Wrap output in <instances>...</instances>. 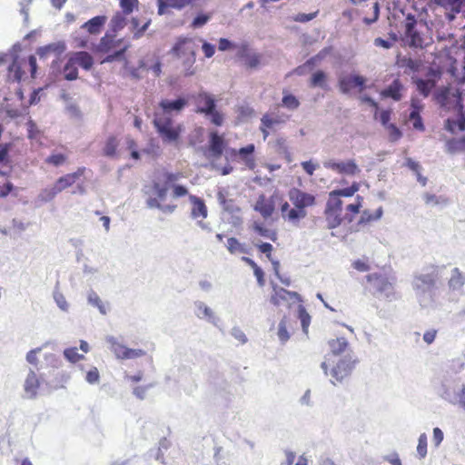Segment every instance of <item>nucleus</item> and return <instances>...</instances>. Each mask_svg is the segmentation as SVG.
<instances>
[{
  "label": "nucleus",
  "instance_id": "4be33fe9",
  "mask_svg": "<svg viewBox=\"0 0 465 465\" xmlns=\"http://www.w3.org/2000/svg\"><path fill=\"white\" fill-rule=\"evenodd\" d=\"M189 200L193 204V208L191 211V217L193 219H197L202 217L203 219L207 217V207L204 203V201L200 197L195 195H189Z\"/></svg>",
  "mask_w": 465,
  "mask_h": 465
},
{
  "label": "nucleus",
  "instance_id": "6ab92c4d",
  "mask_svg": "<svg viewBox=\"0 0 465 465\" xmlns=\"http://www.w3.org/2000/svg\"><path fill=\"white\" fill-rule=\"evenodd\" d=\"M224 149V140L218 134L217 131H213L210 134L209 140V156L218 159L222 156Z\"/></svg>",
  "mask_w": 465,
  "mask_h": 465
},
{
  "label": "nucleus",
  "instance_id": "052dcab7",
  "mask_svg": "<svg viewBox=\"0 0 465 465\" xmlns=\"http://www.w3.org/2000/svg\"><path fill=\"white\" fill-rule=\"evenodd\" d=\"M136 5H138V0H120V5L125 15L131 14Z\"/></svg>",
  "mask_w": 465,
  "mask_h": 465
},
{
  "label": "nucleus",
  "instance_id": "603ef678",
  "mask_svg": "<svg viewBox=\"0 0 465 465\" xmlns=\"http://www.w3.org/2000/svg\"><path fill=\"white\" fill-rule=\"evenodd\" d=\"M56 195L57 194L52 186L43 189L38 194V200L43 203H48L51 202Z\"/></svg>",
  "mask_w": 465,
  "mask_h": 465
},
{
  "label": "nucleus",
  "instance_id": "423d86ee",
  "mask_svg": "<svg viewBox=\"0 0 465 465\" xmlns=\"http://www.w3.org/2000/svg\"><path fill=\"white\" fill-rule=\"evenodd\" d=\"M433 99L446 110H454L457 114L464 113L462 96L459 91L451 92L449 88L442 87L433 94Z\"/></svg>",
  "mask_w": 465,
  "mask_h": 465
},
{
  "label": "nucleus",
  "instance_id": "f3484780",
  "mask_svg": "<svg viewBox=\"0 0 465 465\" xmlns=\"http://www.w3.org/2000/svg\"><path fill=\"white\" fill-rule=\"evenodd\" d=\"M327 227L329 229H334L341 224L342 222L346 221L348 223L352 222V216L348 213L342 214V212L331 210L325 208L324 211Z\"/></svg>",
  "mask_w": 465,
  "mask_h": 465
},
{
  "label": "nucleus",
  "instance_id": "9b49d317",
  "mask_svg": "<svg viewBox=\"0 0 465 465\" xmlns=\"http://www.w3.org/2000/svg\"><path fill=\"white\" fill-rule=\"evenodd\" d=\"M288 196L294 207H297L298 209L305 210L306 207L315 204L314 195L297 188L290 189Z\"/></svg>",
  "mask_w": 465,
  "mask_h": 465
},
{
  "label": "nucleus",
  "instance_id": "b1692460",
  "mask_svg": "<svg viewBox=\"0 0 465 465\" xmlns=\"http://www.w3.org/2000/svg\"><path fill=\"white\" fill-rule=\"evenodd\" d=\"M403 84L400 79H394L385 89L381 91V95L384 97L392 98L395 101L401 99V91Z\"/></svg>",
  "mask_w": 465,
  "mask_h": 465
},
{
  "label": "nucleus",
  "instance_id": "1a4fd4ad",
  "mask_svg": "<svg viewBox=\"0 0 465 465\" xmlns=\"http://www.w3.org/2000/svg\"><path fill=\"white\" fill-rule=\"evenodd\" d=\"M331 353L325 356V361L322 362L321 368L322 369L325 375H328L329 362H334L333 357L339 356L344 352H351L349 348V342L344 337H340L334 340H331L328 342Z\"/></svg>",
  "mask_w": 465,
  "mask_h": 465
},
{
  "label": "nucleus",
  "instance_id": "c9c22d12",
  "mask_svg": "<svg viewBox=\"0 0 465 465\" xmlns=\"http://www.w3.org/2000/svg\"><path fill=\"white\" fill-rule=\"evenodd\" d=\"M254 210L259 212L263 218H268L272 216L274 211V206L272 203H266L263 202V196L261 197V200H259L255 206Z\"/></svg>",
  "mask_w": 465,
  "mask_h": 465
},
{
  "label": "nucleus",
  "instance_id": "ddd939ff",
  "mask_svg": "<svg viewBox=\"0 0 465 465\" xmlns=\"http://www.w3.org/2000/svg\"><path fill=\"white\" fill-rule=\"evenodd\" d=\"M338 84L340 91L344 94H349L353 87H359L361 92L365 89L366 78L359 74H351L340 77Z\"/></svg>",
  "mask_w": 465,
  "mask_h": 465
},
{
  "label": "nucleus",
  "instance_id": "7ed1b4c3",
  "mask_svg": "<svg viewBox=\"0 0 465 465\" xmlns=\"http://www.w3.org/2000/svg\"><path fill=\"white\" fill-rule=\"evenodd\" d=\"M196 49L197 45L192 39L180 38L170 51L173 56L183 60V66L186 76H190L194 74L192 67L196 60Z\"/></svg>",
  "mask_w": 465,
  "mask_h": 465
},
{
  "label": "nucleus",
  "instance_id": "72a5a7b5",
  "mask_svg": "<svg viewBox=\"0 0 465 465\" xmlns=\"http://www.w3.org/2000/svg\"><path fill=\"white\" fill-rule=\"evenodd\" d=\"M465 282V278L458 268L451 271V277L449 281V286L452 290H460Z\"/></svg>",
  "mask_w": 465,
  "mask_h": 465
},
{
  "label": "nucleus",
  "instance_id": "4d7b16f0",
  "mask_svg": "<svg viewBox=\"0 0 465 465\" xmlns=\"http://www.w3.org/2000/svg\"><path fill=\"white\" fill-rule=\"evenodd\" d=\"M282 104L289 109H296L300 103L292 94H286L282 97Z\"/></svg>",
  "mask_w": 465,
  "mask_h": 465
},
{
  "label": "nucleus",
  "instance_id": "473e14b6",
  "mask_svg": "<svg viewBox=\"0 0 465 465\" xmlns=\"http://www.w3.org/2000/svg\"><path fill=\"white\" fill-rule=\"evenodd\" d=\"M465 147V140L463 139H449L445 143V151L450 154H455L462 151Z\"/></svg>",
  "mask_w": 465,
  "mask_h": 465
},
{
  "label": "nucleus",
  "instance_id": "3c124183",
  "mask_svg": "<svg viewBox=\"0 0 465 465\" xmlns=\"http://www.w3.org/2000/svg\"><path fill=\"white\" fill-rule=\"evenodd\" d=\"M9 74H13V78L15 81L19 82L22 79L23 72L21 70V67L17 62V58H14L11 64L8 66Z\"/></svg>",
  "mask_w": 465,
  "mask_h": 465
},
{
  "label": "nucleus",
  "instance_id": "aec40b11",
  "mask_svg": "<svg viewBox=\"0 0 465 465\" xmlns=\"http://www.w3.org/2000/svg\"><path fill=\"white\" fill-rule=\"evenodd\" d=\"M238 55L242 59L244 65L250 69H257L262 64V55L247 48H242Z\"/></svg>",
  "mask_w": 465,
  "mask_h": 465
},
{
  "label": "nucleus",
  "instance_id": "13d9d810",
  "mask_svg": "<svg viewBox=\"0 0 465 465\" xmlns=\"http://www.w3.org/2000/svg\"><path fill=\"white\" fill-rule=\"evenodd\" d=\"M283 122H284L283 120H282L278 117L272 118V117L269 116L268 114H264L261 119L262 124L264 127H268L270 129L273 128V126L275 124H281Z\"/></svg>",
  "mask_w": 465,
  "mask_h": 465
},
{
  "label": "nucleus",
  "instance_id": "dca6fc26",
  "mask_svg": "<svg viewBox=\"0 0 465 465\" xmlns=\"http://www.w3.org/2000/svg\"><path fill=\"white\" fill-rule=\"evenodd\" d=\"M273 294L271 296V302L275 306H281L284 302H288L291 300H298L301 301V297L299 293L295 292L288 291L284 288L278 287L277 285H273Z\"/></svg>",
  "mask_w": 465,
  "mask_h": 465
},
{
  "label": "nucleus",
  "instance_id": "8fccbe9b",
  "mask_svg": "<svg viewBox=\"0 0 465 465\" xmlns=\"http://www.w3.org/2000/svg\"><path fill=\"white\" fill-rule=\"evenodd\" d=\"M64 356L67 361H69L70 362H73V363H75L78 361L84 358V356L83 354H79L77 352V349L75 347L65 349L64 351Z\"/></svg>",
  "mask_w": 465,
  "mask_h": 465
},
{
  "label": "nucleus",
  "instance_id": "cd10ccee",
  "mask_svg": "<svg viewBox=\"0 0 465 465\" xmlns=\"http://www.w3.org/2000/svg\"><path fill=\"white\" fill-rule=\"evenodd\" d=\"M414 83L416 84L417 90L419 93L424 96L427 97L430 94V92L435 88L436 82L431 79H415Z\"/></svg>",
  "mask_w": 465,
  "mask_h": 465
},
{
  "label": "nucleus",
  "instance_id": "c756f323",
  "mask_svg": "<svg viewBox=\"0 0 465 465\" xmlns=\"http://www.w3.org/2000/svg\"><path fill=\"white\" fill-rule=\"evenodd\" d=\"M76 65L74 60L70 56L63 69L64 79L73 81L78 78V69Z\"/></svg>",
  "mask_w": 465,
  "mask_h": 465
},
{
  "label": "nucleus",
  "instance_id": "2f4dec72",
  "mask_svg": "<svg viewBox=\"0 0 465 465\" xmlns=\"http://www.w3.org/2000/svg\"><path fill=\"white\" fill-rule=\"evenodd\" d=\"M405 165L408 168H410L416 174L417 181L422 186H425L426 183H427V178L420 173V171H421L420 164L418 162H416L413 159H411V158H407Z\"/></svg>",
  "mask_w": 465,
  "mask_h": 465
},
{
  "label": "nucleus",
  "instance_id": "4c0bfd02",
  "mask_svg": "<svg viewBox=\"0 0 465 465\" xmlns=\"http://www.w3.org/2000/svg\"><path fill=\"white\" fill-rule=\"evenodd\" d=\"M255 150L254 144L251 143L248 144L245 147H242L239 150L240 156L244 160L246 165L249 168H252L254 165L253 159L252 158V155Z\"/></svg>",
  "mask_w": 465,
  "mask_h": 465
},
{
  "label": "nucleus",
  "instance_id": "0eeeda50",
  "mask_svg": "<svg viewBox=\"0 0 465 465\" xmlns=\"http://www.w3.org/2000/svg\"><path fill=\"white\" fill-rule=\"evenodd\" d=\"M187 104V99L183 96H179L175 99L164 98L159 102L158 107L155 109L153 114L173 118V116L179 114Z\"/></svg>",
  "mask_w": 465,
  "mask_h": 465
},
{
  "label": "nucleus",
  "instance_id": "09e8293b",
  "mask_svg": "<svg viewBox=\"0 0 465 465\" xmlns=\"http://www.w3.org/2000/svg\"><path fill=\"white\" fill-rule=\"evenodd\" d=\"M417 455L420 459H424L427 455V435L421 433L418 439Z\"/></svg>",
  "mask_w": 465,
  "mask_h": 465
},
{
  "label": "nucleus",
  "instance_id": "f704fd0d",
  "mask_svg": "<svg viewBox=\"0 0 465 465\" xmlns=\"http://www.w3.org/2000/svg\"><path fill=\"white\" fill-rule=\"evenodd\" d=\"M147 192H150L153 196H155L160 201H164L167 196L168 187L161 184L159 181H153V186Z\"/></svg>",
  "mask_w": 465,
  "mask_h": 465
},
{
  "label": "nucleus",
  "instance_id": "9d476101",
  "mask_svg": "<svg viewBox=\"0 0 465 465\" xmlns=\"http://www.w3.org/2000/svg\"><path fill=\"white\" fill-rule=\"evenodd\" d=\"M106 341L111 345V351L114 353L115 357L120 360L136 359L146 354L143 350L125 347L119 343L114 336H107Z\"/></svg>",
  "mask_w": 465,
  "mask_h": 465
},
{
  "label": "nucleus",
  "instance_id": "864d4df0",
  "mask_svg": "<svg viewBox=\"0 0 465 465\" xmlns=\"http://www.w3.org/2000/svg\"><path fill=\"white\" fill-rule=\"evenodd\" d=\"M423 200L427 205L436 206L441 203H447V201L442 197H438L435 194L425 193L423 194Z\"/></svg>",
  "mask_w": 465,
  "mask_h": 465
},
{
  "label": "nucleus",
  "instance_id": "5fc2aeb1",
  "mask_svg": "<svg viewBox=\"0 0 465 465\" xmlns=\"http://www.w3.org/2000/svg\"><path fill=\"white\" fill-rule=\"evenodd\" d=\"M211 19V15L208 14H198L192 22L193 28H199L204 25Z\"/></svg>",
  "mask_w": 465,
  "mask_h": 465
},
{
  "label": "nucleus",
  "instance_id": "a19ab883",
  "mask_svg": "<svg viewBox=\"0 0 465 465\" xmlns=\"http://www.w3.org/2000/svg\"><path fill=\"white\" fill-rule=\"evenodd\" d=\"M226 247L231 253H236L238 252L242 253L247 252L246 248L234 237H231L227 240Z\"/></svg>",
  "mask_w": 465,
  "mask_h": 465
},
{
  "label": "nucleus",
  "instance_id": "6e6d98bb",
  "mask_svg": "<svg viewBox=\"0 0 465 465\" xmlns=\"http://www.w3.org/2000/svg\"><path fill=\"white\" fill-rule=\"evenodd\" d=\"M66 160V157L63 153L51 154L45 159L47 163L53 164L54 166L62 165Z\"/></svg>",
  "mask_w": 465,
  "mask_h": 465
},
{
  "label": "nucleus",
  "instance_id": "680f3d73",
  "mask_svg": "<svg viewBox=\"0 0 465 465\" xmlns=\"http://www.w3.org/2000/svg\"><path fill=\"white\" fill-rule=\"evenodd\" d=\"M85 380L90 384H95L99 382L100 375L97 368L93 367L90 371H87Z\"/></svg>",
  "mask_w": 465,
  "mask_h": 465
},
{
  "label": "nucleus",
  "instance_id": "f8f14e48",
  "mask_svg": "<svg viewBox=\"0 0 465 465\" xmlns=\"http://www.w3.org/2000/svg\"><path fill=\"white\" fill-rule=\"evenodd\" d=\"M325 168L331 169L336 171L341 174L345 175H354L361 172L357 163L354 160H348L346 162H335L332 160L327 161L323 163Z\"/></svg>",
  "mask_w": 465,
  "mask_h": 465
},
{
  "label": "nucleus",
  "instance_id": "69168bd1",
  "mask_svg": "<svg viewBox=\"0 0 465 465\" xmlns=\"http://www.w3.org/2000/svg\"><path fill=\"white\" fill-rule=\"evenodd\" d=\"M205 116L216 126H221L223 123V116L217 110H214Z\"/></svg>",
  "mask_w": 465,
  "mask_h": 465
},
{
  "label": "nucleus",
  "instance_id": "774afa93",
  "mask_svg": "<svg viewBox=\"0 0 465 465\" xmlns=\"http://www.w3.org/2000/svg\"><path fill=\"white\" fill-rule=\"evenodd\" d=\"M231 334L234 339L238 340L242 344L246 343L248 341L246 335L239 327H233L231 331Z\"/></svg>",
  "mask_w": 465,
  "mask_h": 465
},
{
  "label": "nucleus",
  "instance_id": "a18cd8bd",
  "mask_svg": "<svg viewBox=\"0 0 465 465\" xmlns=\"http://www.w3.org/2000/svg\"><path fill=\"white\" fill-rule=\"evenodd\" d=\"M278 338L282 343H285L290 339V334L287 331V318L283 317L278 324Z\"/></svg>",
  "mask_w": 465,
  "mask_h": 465
},
{
  "label": "nucleus",
  "instance_id": "a878e982",
  "mask_svg": "<svg viewBox=\"0 0 465 465\" xmlns=\"http://www.w3.org/2000/svg\"><path fill=\"white\" fill-rule=\"evenodd\" d=\"M74 63L84 70H90L94 64L93 57L84 51L75 52L71 54Z\"/></svg>",
  "mask_w": 465,
  "mask_h": 465
},
{
  "label": "nucleus",
  "instance_id": "ea45409f",
  "mask_svg": "<svg viewBox=\"0 0 465 465\" xmlns=\"http://www.w3.org/2000/svg\"><path fill=\"white\" fill-rule=\"evenodd\" d=\"M307 215V213L305 210L298 209L297 207H294L286 213V216L284 219H287L289 222H292L293 223H298L301 219H303Z\"/></svg>",
  "mask_w": 465,
  "mask_h": 465
},
{
  "label": "nucleus",
  "instance_id": "a211bd4d",
  "mask_svg": "<svg viewBox=\"0 0 465 465\" xmlns=\"http://www.w3.org/2000/svg\"><path fill=\"white\" fill-rule=\"evenodd\" d=\"M416 20L414 16L408 15L405 23V35L410 40V45L421 46L422 38L416 30Z\"/></svg>",
  "mask_w": 465,
  "mask_h": 465
},
{
  "label": "nucleus",
  "instance_id": "39448f33",
  "mask_svg": "<svg viewBox=\"0 0 465 465\" xmlns=\"http://www.w3.org/2000/svg\"><path fill=\"white\" fill-rule=\"evenodd\" d=\"M357 361V359L354 358L351 352H348L340 358L338 361L331 362L332 366L330 373L328 372V375H331V377L330 381L333 385L341 383L344 379L348 378L351 374ZM330 364L331 362H329V365Z\"/></svg>",
  "mask_w": 465,
  "mask_h": 465
},
{
  "label": "nucleus",
  "instance_id": "de8ad7c7",
  "mask_svg": "<svg viewBox=\"0 0 465 465\" xmlns=\"http://www.w3.org/2000/svg\"><path fill=\"white\" fill-rule=\"evenodd\" d=\"M325 80L326 74L322 70L316 71L311 78V85L313 87L319 86L325 88Z\"/></svg>",
  "mask_w": 465,
  "mask_h": 465
},
{
  "label": "nucleus",
  "instance_id": "bb28decb",
  "mask_svg": "<svg viewBox=\"0 0 465 465\" xmlns=\"http://www.w3.org/2000/svg\"><path fill=\"white\" fill-rule=\"evenodd\" d=\"M459 118L452 120L448 118L445 120L444 128L451 134H455L457 130L465 131V114H458Z\"/></svg>",
  "mask_w": 465,
  "mask_h": 465
},
{
  "label": "nucleus",
  "instance_id": "c85d7f7f",
  "mask_svg": "<svg viewBox=\"0 0 465 465\" xmlns=\"http://www.w3.org/2000/svg\"><path fill=\"white\" fill-rule=\"evenodd\" d=\"M87 302L89 305L97 308L101 314L105 315L107 313V307L105 303L94 290L88 291Z\"/></svg>",
  "mask_w": 465,
  "mask_h": 465
},
{
  "label": "nucleus",
  "instance_id": "f257e3e1",
  "mask_svg": "<svg viewBox=\"0 0 465 465\" xmlns=\"http://www.w3.org/2000/svg\"><path fill=\"white\" fill-rule=\"evenodd\" d=\"M437 281L438 272L434 269L428 272H420L414 275L412 288L421 307L429 308L433 305Z\"/></svg>",
  "mask_w": 465,
  "mask_h": 465
},
{
  "label": "nucleus",
  "instance_id": "37998d69",
  "mask_svg": "<svg viewBox=\"0 0 465 465\" xmlns=\"http://www.w3.org/2000/svg\"><path fill=\"white\" fill-rule=\"evenodd\" d=\"M118 146V142L114 136H110L106 140L104 153L108 157H114L116 153V148Z\"/></svg>",
  "mask_w": 465,
  "mask_h": 465
},
{
  "label": "nucleus",
  "instance_id": "79ce46f5",
  "mask_svg": "<svg viewBox=\"0 0 465 465\" xmlns=\"http://www.w3.org/2000/svg\"><path fill=\"white\" fill-rule=\"evenodd\" d=\"M54 300L60 310L63 312H68L69 304L62 292H59L58 288L55 287L53 293Z\"/></svg>",
  "mask_w": 465,
  "mask_h": 465
},
{
  "label": "nucleus",
  "instance_id": "c03bdc74",
  "mask_svg": "<svg viewBox=\"0 0 465 465\" xmlns=\"http://www.w3.org/2000/svg\"><path fill=\"white\" fill-rule=\"evenodd\" d=\"M327 209L342 212V201L340 196L333 195L332 191L329 193V199L326 203Z\"/></svg>",
  "mask_w": 465,
  "mask_h": 465
},
{
  "label": "nucleus",
  "instance_id": "20e7f679",
  "mask_svg": "<svg viewBox=\"0 0 465 465\" xmlns=\"http://www.w3.org/2000/svg\"><path fill=\"white\" fill-rule=\"evenodd\" d=\"M367 282L373 288V295L379 299H385L388 302L396 301L399 295L395 292V279L387 277L381 273L374 272L366 276Z\"/></svg>",
  "mask_w": 465,
  "mask_h": 465
},
{
  "label": "nucleus",
  "instance_id": "6e6552de",
  "mask_svg": "<svg viewBox=\"0 0 465 465\" xmlns=\"http://www.w3.org/2000/svg\"><path fill=\"white\" fill-rule=\"evenodd\" d=\"M440 396L451 404L460 405L465 396V384L460 383L458 381H446L442 384Z\"/></svg>",
  "mask_w": 465,
  "mask_h": 465
},
{
  "label": "nucleus",
  "instance_id": "5701e85b",
  "mask_svg": "<svg viewBox=\"0 0 465 465\" xmlns=\"http://www.w3.org/2000/svg\"><path fill=\"white\" fill-rule=\"evenodd\" d=\"M198 104L203 105L198 108L197 112L204 114V115H207L216 110L215 100L205 92L199 94Z\"/></svg>",
  "mask_w": 465,
  "mask_h": 465
},
{
  "label": "nucleus",
  "instance_id": "49530a36",
  "mask_svg": "<svg viewBox=\"0 0 465 465\" xmlns=\"http://www.w3.org/2000/svg\"><path fill=\"white\" fill-rule=\"evenodd\" d=\"M298 317L301 321L302 331L307 333L311 322V316L302 305H300L298 309Z\"/></svg>",
  "mask_w": 465,
  "mask_h": 465
},
{
  "label": "nucleus",
  "instance_id": "e2e57ef3",
  "mask_svg": "<svg viewBox=\"0 0 465 465\" xmlns=\"http://www.w3.org/2000/svg\"><path fill=\"white\" fill-rule=\"evenodd\" d=\"M124 67V69L126 70V72L128 73L129 76L132 79H134V80L142 79L143 76L140 74L139 68H135V67L130 66L129 65V62L127 60H125Z\"/></svg>",
  "mask_w": 465,
  "mask_h": 465
},
{
  "label": "nucleus",
  "instance_id": "412c9836",
  "mask_svg": "<svg viewBox=\"0 0 465 465\" xmlns=\"http://www.w3.org/2000/svg\"><path fill=\"white\" fill-rule=\"evenodd\" d=\"M195 315L199 319H206L209 322L216 325L218 318L215 316L213 311L208 307L203 302L196 301L194 302Z\"/></svg>",
  "mask_w": 465,
  "mask_h": 465
},
{
  "label": "nucleus",
  "instance_id": "58836bf2",
  "mask_svg": "<svg viewBox=\"0 0 465 465\" xmlns=\"http://www.w3.org/2000/svg\"><path fill=\"white\" fill-rule=\"evenodd\" d=\"M434 2L438 5L450 8L454 12H460L461 5L465 3V0H434Z\"/></svg>",
  "mask_w": 465,
  "mask_h": 465
},
{
  "label": "nucleus",
  "instance_id": "f03ea898",
  "mask_svg": "<svg viewBox=\"0 0 465 465\" xmlns=\"http://www.w3.org/2000/svg\"><path fill=\"white\" fill-rule=\"evenodd\" d=\"M153 124L163 143L167 144H176L183 131V124L163 115L153 114Z\"/></svg>",
  "mask_w": 465,
  "mask_h": 465
},
{
  "label": "nucleus",
  "instance_id": "e433bc0d",
  "mask_svg": "<svg viewBox=\"0 0 465 465\" xmlns=\"http://www.w3.org/2000/svg\"><path fill=\"white\" fill-rule=\"evenodd\" d=\"M129 47H130V44L129 43L125 44L119 50H117V51H115V52L106 55L104 58V60L102 61V64L112 63V62L119 61V60H124L125 61L126 59L124 57V54L128 50Z\"/></svg>",
  "mask_w": 465,
  "mask_h": 465
},
{
  "label": "nucleus",
  "instance_id": "2eb2a0df",
  "mask_svg": "<svg viewBox=\"0 0 465 465\" xmlns=\"http://www.w3.org/2000/svg\"><path fill=\"white\" fill-rule=\"evenodd\" d=\"M116 34L107 31L97 45V52L107 54L114 48L120 47L124 43V38L116 39Z\"/></svg>",
  "mask_w": 465,
  "mask_h": 465
},
{
  "label": "nucleus",
  "instance_id": "393cba45",
  "mask_svg": "<svg viewBox=\"0 0 465 465\" xmlns=\"http://www.w3.org/2000/svg\"><path fill=\"white\" fill-rule=\"evenodd\" d=\"M107 18L105 15H97L88 20L83 25V28H85L91 35L98 34L102 27L104 25Z\"/></svg>",
  "mask_w": 465,
  "mask_h": 465
},
{
  "label": "nucleus",
  "instance_id": "4468645a",
  "mask_svg": "<svg viewBox=\"0 0 465 465\" xmlns=\"http://www.w3.org/2000/svg\"><path fill=\"white\" fill-rule=\"evenodd\" d=\"M39 386L40 381L36 373L35 372V371L30 369L24 381L23 398L27 400L35 399L38 393Z\"/></svg>",
  "mask_w": 465,
  "mask_h": 465
},
{
  "label": "nucleus",
  "instance_id": "0e129e2a",
  "mask_svg": "<svg viewBox=\"0 0 465 465\" xmlns=\"http://www.w3.org/2000/svg\"><path fill=\"white\" fill-rule=\"evenodd\" d=\"M32 0H21L20 5V13L24 15V22L27 23L29 19V5H31Z\"/></svg>",
  "mask_w": 465,
  "mask_h": 465
},
{
  "label": "nucleus",
  "instance_id": "338daca9",
  "mask_svg": "<svg viewBox=\"0 0 465 465\" xmlns=\"http://www.w3.org/2000/svg\"><path fill=\"white\" fill-rule=\"evenodd\" d=\"M193 0H167L170 7L181 10L190 5Z\"/></svg>",
  "mask_w": 465,
  "mask_h": 465
},
{
  "label": "nucleus",
  "instance_id": "7c9ffc66",
  "mask_svg": "<svg viewBox=\"0 0 465 465\" xmlns=\"http://www.w3.org/2000/svg\"><path fill=\"white\" fill-rule=\"evenodd\" d=\"M125 14L117 12L111 19L108 31L117 33L122 30L126 25Z\"/></svg>",
  "mask_w": 465,
  "mask_h": 465
},
{
  "label": "nucleus",
  "instance_id": "bf43d9fd",
  "mask_svg": "<svg viewBox=\"0 0 465 465\" xmlns=\"http://www.w3.org/2000/svg\"><path fill=\"white\" fill-rule=\"evenodd\" d=\"M386 129L389 132V138L391 142H396L402 136V133L395 124H388Z\"/></svg>",
  "mask_w": 465,
  "mask_h": 465
}]
</instances>
